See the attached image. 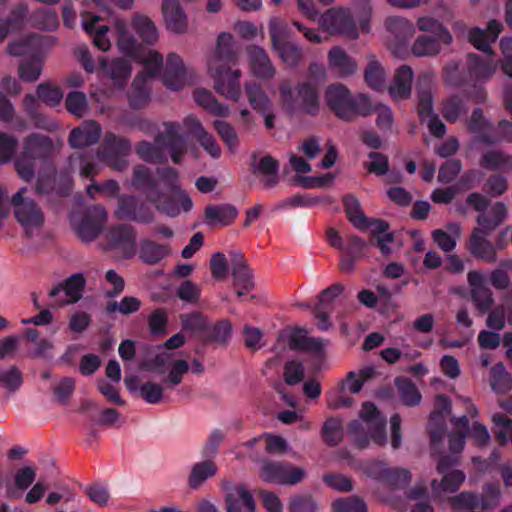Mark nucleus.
Returning <instances> with one entry per match:
<instances>
[{
	"label": "nucleus",
	"instance_id": "f257e3e1",
	"mask_svg": "<svg viewBox=\"0 0 512 512\" xmlns=\"http://www.w3.org/2000/svg\"><path fill=\"white\" fill-rule=\"evenodd\" d=\"M156 173L167 188L173 193H165L155 178L152 170L145 165H136L133 168L132 186L142 192L147 202L155 206V209L166 216L177 217L181 209L188 212L192 209L191 198L177 185L178 171L173 167L157 168Z\"/></svg>",
	"mask_w": 512,
	"mask_h": 512
},
{
	"label": "nucleus",
	"instance_id": "f03ea898",
	"mask_svg": "<svg viewBox=\"0 0 512 512\" xmlns=\"http://www.w3.org/2000/svg\"><path fill=\"white\" fill-rule=\"evenodd\" d=\"M113 33L119 50L131 59L143 64V70L139 72L132 82V92L129 103L133 108H142L150 99V89L146 83L160 74L163 65V56L155 51L142 46L130 30V24L126 19L116 18Z\"/></svg>",
	"mask_w": 512,
	"mask_h": 512
},
{
	"label": "nucleus",
	"instance_id": "7ed1b4c3",
	"mask_svg": "<svg viewBox=\"0 0 512 512\" xmlns=\"http://www.w3.org/2000/svg\"><path fill=\"white\" fill-rule=\"evenodd\" d=\"M237 54L233 36L223 32L217 38L216 49L209 59L208 71L214 80V88L220 95L237 101L241 95L239 69H233Z\"/></svg>",
	"mask_w": 512,
	"mask_h": 512
},
{
	"label": "nucleus",
	"instance_id": "20e7f679",
	"mask_svg": "<svg viewBox=\"0 0 512 512\" xmlns=\"http://www.w3.org/2000/svg\"><path fill=\"white\" fill-rule=\"evenodd\" d=\"M131 148L129 139L108 132L97 155L73 154L70 157V166L78 168L80 175L86 179H93L99 173L98 159L113 170L122 172L128 166L126 157L130 154Z\"/></svg>",
	"mask_w": 512,
	"mask_h": 512
},
{
	"label": "nucleus",
	"instance_id": "39448f33",
	"mask_svg": "<svg viewBox=\"0 0 512 512\" xmlns=\"http://www.w3.org/2000/svg\"><path fill=\"white\" fill-rule=\"evenodd\" d=\"M324 100L328 109L340 120L352 122L373 112V102L366 94L354 96L342 83L327 86Z\"/></svg>",
	"mask_w": 512,
	"mask_h": 512
},
{
	"label": "nucleus",
	"instance_id": "423d86ee",
	"mask_svg": "<svg viewBox=\"0 0 512 512\" xmlns=\"http://www.w3.org/2000/svg\"><path fill=\"white\" fill-rule=\"evenodd\" d=\"M360 417L361 420H352L347 425V432L353 436L355 446L363 450L369 446L370 440L379 446L385 445L386 419L377 407L372 402H365Z\"/></svg>",
	"mask_w": 512,
	"mask_h": 512
},
{
	"label": "nucleus",
	"instance_id": "0eeeda50",
	"mask_svg": "<svg viewBox=\"0 0 512 512\" xmlns=\"http://www.w3.org/2000/svg\"><path fill=\"white\" fill-rule=\"evenodd\" d=\"M279 95L287 113L316 116L320 111L319 85L316 82L301 81L293 87L288 80L282 81Z\"/></svg>",
	"mask_w": 512,
	"mask_h": 512
},
{
	"label": "nucleus",
	"instance_id": "6e6552de",
	"mask_svg": "<svg viewBox=\"0 0 512 512\" xmlns=\"http://www.w3.org/2000/svg\"><path fill=\"white\" fill-rule=\"evenodd\" d=\"M54 153L51 138L40 133H31L23 141L22 151L15 159L14 166L19 177L30 182L35 176L37 161L50 159Z\"/></svg>",
	"mask_w": 512,
	"mask_h": 512
},
{
	"label": "nucleus",
	"instance_id": "1a4fd4ad",
	"mask_svg": "<svg viewBox=\"0 0 512 512\" xmlns=\"http://www.w3.org/2000/svg\"><path fill=\"white\" fill-rule=\"evenodd\" d=\"M417 26L420 31L428 34L419 35L413 45L412 53L416 57H432L440 53L442 44L449 45L452 42V35L439 20L423 16L418 18Z\"/></svg>",
	"mask_w": 512,
	"mask_h": 512
},
{
	"label": "nucleus",
	"instance_id": "9d476101",
	"mask_svg": "<svg viewBox=\"0 0 512 512\" xmlns=\"http://www.w3.org/2000/svg\"><path fill=\"white\" fill-rule=\"evenodd\" d=\"M26 192L27 187H21L11 197V205L15 219L30 237L35 229L44 225L45 218L39 205L33 199L25 197Z\"/></svg>",
	"mask_w": 512,
	"mask_h": 512
},
{
	"label": "nucleus",
	"instance_id": "9b49d317",
	"mask_svg": "<svg viewBox=\"0 0 512 512\" xmlns=\"http://www.w3.org/2000/svg\"><path fill=\"white\" fill-rule=\"evenodd\" d=\"M306 475V471L301 467H294L286 461L263 460L261 465L260 477L268 483L280 485H296L300 483Z\"/></svg>",
	"mask_w": 512,
	"mask_h": 512
},
{
	"label": "nucleus",
	"instance_id": "f8f14e48",
	"mask_svg": "<svg viewBox=\"0 0 512 512\" xmlns=\"http://www.w3.org/2000/svg\"><path fill=\"white\" fill-rule=\"evenodd\" d=\"M115 217L120 221L130 220L137 223L149 224L154 221L153 210L136 196L122 194L118 196V207Z\"/></svg>",
	"mask_w": 512,
	"mask_h": 512
},
{
	"label": "nucleus",
	"instance_id": "ddd939ff",
	"mask_svg": "<svg viewBox=\"0 0 512 512\" xmlns=\"http://www.w3.org/2000/svg\"><path fill=\"white\" fill-rule=\"evenodd\" d=\"M165 131L155 136V143L161 147L162 153L168 152L171 160L179 164L186 153V140L181 134V125L177 122H164Z\"/></svg>",
	"mask_w": 512,
	"mask_h": 512
},
{
	"label": "nucleus",
	"instance_id": "4468645a",
	"mask_svg": "<svg viewBox=\"0 0 512 512\" xmlns=\"http://www.w3.org/2000/svg\"><path fill=\"white\" fill-rule=\"evenodd\" d=\"M109 249L117 251L122 258L130 259L136 254V229L129 224L111 226L106 234Z\"/></svg>",
	"mask_w": 512,
	"mask_h": 512
},
{
	"label": "nucleus",
	"instance_id": "2eb2a0df",
	"mask_svg": "<svg viewBox=\"0 0 512 512\" xmlns=\"http://www.w3.org/2000/svg\"><path fill=\"white\" fill-rule=\"evenodd\" d=\"M500 496V487L497 483H488L483 487L482 494L463 491L453 499L456 508L488 510L497 505Z\"/></svg>",
	"mask_w": 512,
	"mask_h": 512
},
{
	"label": "nucleus",
	"instance_id": "dca6fc26",
	"mask_svg": "<svg viewBox=\"0 0 512 512\" xmlns=\"http://www.w3.org/2000/svg\"><path fill=\"white\" fill-rule=\"evenodd\" d=\"M319 23L329 34H340L348 38L358 37L356 24L350 13L344 9H329L319 18Z\"/></svg>",
	"mask_w": 512,
	"mask_h": 512
},
{
	"label": "nucleus",
	"instance_id": "f3484780",
	"mask_svg": "<svg viewBox=\"0 0 512 512\" xmlns=\"http://www.w3.org/2000/svg\"><path fill=\"white\" fill-rule=\"evenodd\" d=\"M86 284V279L80 273L68 277L65 281L53 287L49 296L55 302V306H63L78 302L82 297V292Z\"/></svg>",
	"mask_w": 512,
	"mask_h": 512
},
{
	"label": "nucleus",
	"instance_id": "a211bd4d",
	"mask_svg": "<svg viewBox=\"0 0 512 512\" xmlns=\"http://www.w3.org/2000/svg\"><path fill=\"white\" fill-rule=\"evenodd\" d=\"M230 263L233 286L237 296L241 298L254 289L253 272L240 252L230 254Z\"/></svg>",
	"mask_w": 512,
	"mask_h": 512
},
{
	"label": "nucleus",
	"instance_id": "6ab92c4d",
	"mask_svg": "<svg viewBox=\"0 0 512 512\" xmlns=\"http://www.w3.org/2000/svg\"><path fill=\"white\" fill-rule=\"evenodd\" d=\"M466 69L469 84L475 86L477 83L490 80L496 72V65L489 57L468 53L466 56Z\"/></svg>",
	"mask_w": 512,
	"mask_h": 512
},
{
	"label": "nucleus",
	"instance_id": "aec40b11",
	"mask_svg": "<svg viewBox=\"0 0 512 512\" xmlns=\"http://www.w3.org/2000/svg\"><path fill=\"white\" fill-rule=\"evenodd\" d=\"M106 219L107 212L105 208L102 205L93 206L78 224L76 229L78 236L85 242L95 240L99 236Z\"/></svg>",
	"mask_w": 512,
	"mask_h": 512
},
{
	"label": "nucleus",
	"instance_id": "412c9836",
	"mask_svg": "<svg viewBox=\"0 0 512 512\" xmlns=\"http://www.w3.org/2000/svg\"><path fill=\"white\" fill-rule=\"evenodd\" d=\"M251 171L254 175L261 177L265 188L275 187L280 180L279 177V162L271 155H264L257 160V153L254 152L251 156Z\"/></svg>",
	"mask_w": 512,
	"mask_h": 512
},
{
	"label": "nucleus",
	"instance_id": "4be33fe9",
	"mask_svg": "<svg viewBox=\"0 0 512 512\" xmlns=\"http://www.w3.org/2000/svg\"><path fill=\"white\" fill-rule=\"evenodd\" d=\"M385 26L390 33L389 45L394 52L406 49L408 40L414 32L412 23L403 17H389L385 21Z\"/></svg>",
	"mask_w": 512,
	"mask_h": 512
},
{
	"label": "nucleus",
	"instance_id": "5701e85b",
	"mask_svg": "<svg viewBox=\"0 0 512 512\" xmlns=\"http://www.w3.org/2000/svg\"><path fill=\"white\" fill-rule=\"evenodd\" d=\"M467 129L470 133L476 135V142L489 146L499 143V139L491 133L493 129L492 122L487 119L481 108H474L467 120Z\"/></svg>",
	"mask_w": 512,
	"mask_h": 512
},
{
	"label": "nucleus",
	"instance_id": "b1692460",
	"mask_svg": "<svg viewBox=\"0 0 512 512\" xmlns=\"http://www.w3.org/2000/svg\"><path fill=\"white\" fill-rule=\"evenodd\" d=\"M162 73V82L168 89L177 91L181 89L186 81V67L183 60L176 53H170L166 59Z\"/></svg>",
	"mask_w": 512,
	"mask_h": 512
},
{
	"label": "nucleus",
	"instance_id": "393cba45",
	"mask_svg": "<svg viewBox=\"0 0 512 512\" xmlns=\"http://www.w3.org/2000/svg\"><path fill=\"white\" fill-rule=\"evenodd\" d=\"M467 249L470 254L478 260L494 263L497 260V254L494 245L483 235V230L474 228L467 243Z\"/></svg>",
	"mask_w": 512,
	"mask_h": 512
},
{
	"label": "nucleus",
	"instance_id": "a878e982",
	"mask_svg": "<svg viewBox=\"0 0 512 512\" xmlns=\"http://www.w3.org/2000/svg\"><path fill=\"white\" fill-rule=\"evenodd\" d=\"M168 243H158L150 238H142L138 245V257L147 265H157L171 254Z\"/></svg>",
	"mask_w": 512,
	"mask_h": 512
},
{
	"label": "nucleus",
	"instance_id": "bb28decb",
	"mask_svg": "<svg viewBox=\"0 0 512 512\" xmlns=\"http://www.w3.org/2000/svg\"><path fill=\"white\" fill-rule=\"evenodd\" d=\"M101 127L95 121H85L74 128L69 135V145L72 148H82L98 142L101 135Z\"/></svg>",
	"mask_w": 512,
	"mask_h": 512
},
{
	"label": "nucleus",
	"instance_id": "cd10ccee",
	"mask_svg": "<svg viewBox=\"0 0 512 512\" xmlns=\"http://www.w3.org/2000/svg\"><path fill=\"white\" fill-rule=\"evenodd\" d=\"M162 11L169 30L178 34L186 31L187 17L178 0H164Z\"/></svg>",
	"mask_w": 512,
	"mask_h": 512
},
{
	"label": "nucleus",
	"instance_id": "c85d7f7f",
	"mask_svg": "<svg viewBox=\"0 0 512 512\" xmlns=\"http://www.w3.org/2000/svg\"><path fill=\"white\" fill-rule=\"evenodd\" d=\"M227 512H253L256 503L249 490L240 485L226 495Z\"/></svg>",
	"mask_w": 512,
	"mask_h": 512
},
{
	"label": "nucleus",
	"instance_id": "c756f323",
	"mask_svg": "<svg viewBox=\"0 0 512 512\" xmlns=\"http://www.w3.org/2000/svg\"><path fill=\"white\" fill-rule=\"evenodd\" d=\"M99 68L105 72L118 86H123L131 74L129 61L123 58L113 59L110 63L104 56L98 58Z\"/></svg>",
	"mask_w": 512,
	"mask_h": 512
},
{
	"label": "nucleus",
	"instance_id": "7c9ffc66",
	"mask_svg": "<svg viewBox=\"0 0 512 512\" xmlns=\"http://www.w3.org/2000/svg\"><path fill=\"white\" fill-rule=\"evenodd\" d=\"M248 55L251 69L257 77L269 79L274 76L275 68L263 48L252 46L248 49Z\"/></svg>",
	"mask_w": 512,
	"mask_h": 512
},
{
	"label": "nucleus",
	"instance_id": "2f4dec72",
	"mask_svg": "<svg viewBox=\"0 0 512 512\" xmlns=\"http://www.w3.org/2000/svg\"><path fill=\"white\" fill-rule=\"evenodd\" d=\"M237 215V208L231 204H209L204 210V216L209 225L228 226L236 219Z\"/></svg>",
	"mask_w": 512,
	"mask_h": 512
},
{
	"label": "nucleus",
	"instance_id": "473e14b6",
	"mask_svg": "<svg viewBox=\"0 0 512 512\" xmlns=\"http://www.w3.org/2000/svg\"><path fill=\"white\" fill-rule=\"evenodd\" d=\"M413 75L410 66L402 65L397 69L393 82L389 87V93L392 98L396 100L409 98Z\"/></svg>",
	"mask_w": 512,
	"mask_h": 512
},
{
	"label": "nucleus",
	"instance_id": "72a5a7b5",
	"mask_svg": "<svg viewBox=\"0 0 512 512\" xmlns=\"http://www.w3.org/2000/svg\"><path fill=\"white\" fill-rule=\"evenodd\" d=\"M430 78L426 74L419 76L416 90L418 96L417 111L420 120L423 121L425 117H430L434 113L433 111V97L430 89Z\"/></svg>",
	"mask_w": 512,
	"mask_h": 512
},
{
	"label": "nucleus",
	"instance_id": "f704fd0d",
	"mask_svg": "<svg viewBox=\"0 0 512 512\" xmlns=\"http://www.w3.org/2000/svg\"><path fill=\"white\" fill-rule=\"evenodd\" d=\"M343 206L349 222L359 230L369 229L370 219L363 213L359 200L352 194L343 197Z\"/></svg>",
	"mask_w": 512,
	"mask_h": 512
},
{
	"label": "nucleus",
	"instance_id": "c9c22d12",
	"mask_svg": "<svg viewBox=\"0 0 512 512\" xmlns=\"http://www.w3.org/2000/svg\"><path fill=\"white\" fill-rule=\"evenodd\" d=\"M195 102L203 107L208 113L218 116L226 117L229 114V108L221 104L211 91L204 88H197L193 92Z\"/></svg>",
	"mask_w": 512,
	"mask_h": 512
},
{
	"label": "nucleus",
	"instance_id": "e433bc0d",
	"mask_svg": "<svg viewBox=\"0 0 512 512\" xmlns=\"http://www.w3.org/2000/svg\"><path fill=\"white\" fill-rule=\"evenodd\" d=\"M482 168L490 171L512 170V156L503 150H488L479 160Z\"/></svg>",
	"mask_w": 512,
	"mask_h": 512
},
{
	"label": "nucleus",
	"instance_id": "4c0bfd02",
	"mask_svg": "<svg viewBox=\"0 0 512 512\" xmlns=\"http://www.w3.org/2000/svg\"><path fill=\"white\" fill-rule=\"evenodd\" d=\"M131 25L145 44L154 45L157 42L158 30L154 22L146 15L135 13Z\"/></svg>",
	"mask_w": 512,
	"mask_h": 512
},
{
	"label": "nucleus",
	"instance_id": "58836bf2",
	"mask_svg": "<svg viewBox=\"0 0 512 512\" xmlns=\"http://www.w3.org/2000/svg\"><path fill=\"white\" fill-rule=\"evenodd\" d=\"M330 66L335 69L341 77L355 73L356 62L341 48L333 47L328 53Z\"/></svg>",
	"mask_w": 512,
	"mask_h": 512
},
{
	"label": "nucleus",
	"instance_id": "ea45409f",
	"mask_svg": "<svg viewBox=\"0 0 512 512\" xmlns=\"http://www.w3.org/2000/svg\"><path fill=\"white\" fill-rule=\"evenodd\" d=\"M179 318L182 329L201 341L207 327V317L202 312L194 311L183 313Z\"/></svg>",
	"mask_w": 512,
	"mask_h": 512
},
{
	"label": "nucleus",
	"instance_id": "a19ab883",
	"mask_svg": "<svg viewBox=\"0 0 512 512\" xmlns=\"http://www.w3.org/2000/svg\"><path fill=\"white\" fill-rule=\"evenodd\" d=\"M245 93L250 105L258 113H265L270 110L271 100L260 83L255 81L246 83Z\"/></svg>",
	"mask_w": 512,
	"mask_h": 512
},
{
	"label": "nucleus",
	"instance_id": "79ce46f5",
	"mask_svg": "<svg viewBox=\"0 0 512 512\" xmlns=\"http://www.w3.org/2000/svg\"><path fill=\"white\" fill-rule=\"evenodd\" d=\"M395 386L398 390L399 397L403 404L407 407H414L420 404L422 395L416 385L409 379L397 377Z\"/></svg>",
	"mask_w": 512,
	"mask_h": 512
},
{
	"label": "nucleus",
	"instance_id": "37998d69",
	"mask_svg": "<svg viewBox=\"0 0 512 512\" xmlns=\"http://www.w3.org/2000/svg\"><path fill=\"white\" fill-rule=\"evenodd\" d=\"M232 327L229 321L220 320L214 325L207 323L202 342L226 344L231 337Z\"/></svg>",
	"mask_w": 512,
	"mask_h": 512
},
{
	"label": "nucleus",
	"instance_id": "c03bdc74",
	"mask_svg": "<svg viewBox=\"0 0 512 512\" xmlns=\"http://www.w3.org/2000/svg\"><path fill=\"white\" fill-rule=\"evenodd\" d=\"M217 467L211 460H205L193 465L189 475L188 483L192 489L200 487L209 477L216 474Z\"/></svg>",
	"mask_w": 512,
	"mask_h": 512
},
{
	"label": "nucleus",
	"instance_id": "a18cd8bd",
	"mask_svg": "<svg viewBox=\"0 0 512 512\" xmlns=\"http://www.w3.org/2000/svg\"><path fill=\"white\" fill-rule=\"evenodd\" d=\"M466 64L461 66L457 61L448 62L443 68V78L446 84L453 87H462L469 84Z\"/></svg>",
	"mask_w": 512,
	"mask_h": 512
},
{
	"label": "nucleus",
	"instance_id": "49530a36",
	"mask_svg": "<svg viewBox=\"0 0 512 512\" xmlns=\"http://www.w3.org/2000/svg\"><path fill=\"white\" fill-rule=\"evenodd\" d=\"M32 26L41 30L53 31L59 26V18L55 10L43 7L30 16Z\"/></svg>",
	"mask_w": 512,
	"mask_h": 512
},
{
	"label": "nucleus",
	"instance_id": "de8ad7c7",
	"mask_svg": "<svg viewBox=\"0 0 512 512\" xmlns=\"http://www.w3.org/2000/svg\"><path fill=\"white\" fill-rule=\"evenodd\" d=\"M42 57L39 53L22 60L19 65V76L25 82H35L42 72Z\"/></svg>",
	"mask_w": 512,
	"mask_h": 512
},
{
	"label": "nucleus",
	"instance_id": "09e8293b",
	"mask_svg": "<svg viewBox=\"0 0 512 512\" xmlns=\"http://www.w3.org/2000/svg\"><path fill=\"white\" fill-rule=\"evenodd\" d=\"M443 475L441 482L438 483L435 479L431 481V488L434 493L441 491L453 493L459 489L465 480V474L461 470H452Z\"/></svg>",
	"mask_w": 512,
	"mask_h": 512
},
{
	"label": "nucleus",
	"instance_id": "8fccbe9b",
	"mask_svg": "<svg viewBox=\"0 0 512 512\" xmlns=\"http://www.w3.org/2000/svg\"><path fill=\"white\" fill-rule=\"evenodd\" d=\"M272 47L279 58L290 67L297 66L303 57L302 48L291 41L272 44Z\"/></svg>",
	"mask_w": 512,
	"mask_h": 512
},
{
	"label": "nucleus",
	"instance_id": "3c124183",
	"mask_svg": "<svg viewBox=\"0 0 512 512\" xmlns=\"http://www.w3.org/2000/svg\"><path fill=\"white\" fill-rule=\"evenodd\" d=\"M492 422L494 424L492 431L497 442L500 445H505L508 441L512 443V420L502 413H495L492 416Z\"/></svg>",
	"mask_w": 512,
	"mask_h": 512
},
{
	"label": "nucleus",
	"instance_id": "603ef678",
	"mask_svg": "<svg viewBox=\"0 0 512 512\" xmlns=\"http://www.w3.org/2000/svg\"><path fill=\"white\" fill-rule=\"evenodd\" d=\"M323 441L331 447L337 446L343 439V424L339 418H328L322 427Z\"/></svg>",
	"mask_w": 512,
	"mask_h": 512
},
{
	"label": "nucleus",
	"instance_id": "864d4df0",
	"mask_svg": "<svg viewBox=\"0 0 512 512\" xmlns=\"http://www.w3.org/2000/svg\"><path fill=\"white\" fill-rule=\"evenodd\" d=\"M441 113L446 121L455 123L461 115L467 113V109L462 98L453 95L442 102Z\"/></svg>",
	"mask_w": 512,
	"mask_h": 512
},
{
	"label": "nucleus",
	"instance_id": "5fc2aeb1",
	"mask_svg": "<svg viewBox=\"0 0 512 512\" xmlns=\"http://www.w3.org/2000/svg\"><path fill=\"white\" fill-rule=\"evenodd\" d=\"M23 383V374L15 365L4 369L0 365V388H4L10 393H15L19 390Z\"/></svg>",
	"mask_w": 512,
	"mask_h": 512
},
{
	"label": "nucleus",
	"instance_id": "6e6d98bb",
	"mask_svg": "<svg viewBox=\"0 0 512 512\" xmlns=\"http://www.w3.org/2000/svg\"><path fill=\"white\" fill-rule=\"evenodd\" d=\"M491 387L498 394H505L512 388V377L505 370L503 364H496L492 368Z\"/></svg>",
	"mask_w": 512,
	"mask_h": 512
},
{
	"label": "nucleus",
	"instance_id": "4d7b16f0",
	"mask_svg": "<svg viewBox=\"0 0 512 512\" xmlns=\"http://www.w3.org/2000/svg\"><path fill=\"white\" fill-rule=\"evenodd\" d=\"M28 14V5L26 3H19L13 7L7 18L0 21L5 24L9 32L21 31L25 24V19Z\"/></svg>",
	"mask_w": 512,
	"mask_h": 512
},
{
	"label": "nucleus",
	"instance_id": "13d9d810",
	"mask_svg": "<svg viewBox=\"0 0 512 512\" xmlns=\"http://www.w3.org/2000/svg\"><path fill=\"white\" fill-rule=\"evenodd\" d=\"M332 512H367L366 503L358 496L341 497L332 502Z\"/></svg>",
	"mask_w": 512,
	"mask_h": 512
},
{
	"label": "nucleus",
	"instance_id": "bf43d9fd",
	"mask_svg": "<svg viewBox=\"0 0 512 512\" xmlns=\"http://www.w3.org/2000/svg\"><path fill=\"white\" fill-rule=\"evenodd\" d=\"M65 106L69 113L82 117L88 111V101L85 93L80 91H71L68 93Z\"/></svg>",
	"mask_w": 512,
	"mask_h": 512
},
{
	"label": "nucleus",
	"instance_id": "052dcab7",
	"mask_svg": "<svg viewBox=\"0 0 512 512\" xmlns=\"http://www.w3.org/2000/svg\"><path fill=\"white\" fill-rule=\"evenodd\" d=\"M37 98L50 107L59 105L63 99V92L57 86L41 83L36 89Z\"/></svg>",
	"mask_w": 512,
	"mask_h": 512
},
{
	"label": "nucleus",
	"instance_id": "680f3d73",
	"mask_svg": "<svg viewBox=\"0 0 512 512\" xmlns=\"http://www.w3.org/2000/svg\"><path fill=\"white\" fill-rule=\"evenodd\" d=\"M269 33L272 44L290 42L292 37L291 27L285 21L278 18L270 20Z\"/></svg>",
	"mask_w": 512,
	"mask_h": 512
},
{
	"label": "nucleus",
	"instance_id": "e2e57ef3",
	"mask_svg": "<svg viewBox=\"0 0 512 512\" xmlns=\"http://www.w3.org/2000/svg\"><path fill=\"white\" fill-rule=\"evenodd\" d=\"M290 347L294 350L322 353L323 344L320 339L293 334L290 338Z\"/></svg>",
	"mask_w": 512,
	"mask_h": 512
},
{
	"label": "nucleus",
	"instance_id": "0e129e2a",
	"mask_svg": "<svg viewBox=\"0 0 512 512\" xmlns=\"http://www.w3.org/2000/svg\"><path fill=\"white\" fill-rule=\"evenodd\" d=\"M141 307V301L133 296H125L120 302L112 301L106 306L107 313H114L116 311L123 315H130L137 312Z\"/></svg>",
	"mask_w": 512,
	"mask_h": 512
},
{
	"label": "nucleus",
	"instance_id": "69168bd1",
	"mask_svg": "<svg viewBox=\"0 0 512 512\" xmlns=\"http://www.w3.org/2000/svg\"><path fill=\"white\" fill-rule=\"evenodd\" d=\"M175 294L181 301L194 305L200 300L201 289L191 280H184L177 287Z\"/></svg>",
	"mask_w": 512,
	"mask_h": 512
},
{
	"label": "nucleus",
	"instance_id": "338daca9",
	"mask_svg": "<svg viewBox=\"0 0 512 512\" xmlns=\"http://www.w3.org/2000/svg\"><path fill=\"white\" fill-rule=\"evenodd\" d=\"M410 480L411 473L409 470L399 467H388L382 483L387 484L392 488H403L410 482Z\"/></svg>",
	"mask_w": 512,
	"mask_h": 512
},
{
	"label": "nucleus",
	"instance_id": "774afa93",
	"mask_svg": "<svg viewBox=\"0 0 512 512\" xmlns=\"http://www.w3.org/2000/svg\"><path fill=\"white\" fill-rule=\"evenodd\" d=\"M507 189V178L500 173L491 174L483 185L485 193L494 198L503 195Z\"/></svg>",
	"mask_w": 512,
	"mask_h": 512
}]
</instances>
